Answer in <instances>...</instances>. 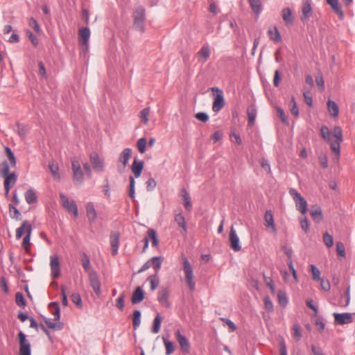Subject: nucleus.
Wrapping results in <instances>:
<instances>
[{
  "label": "nucleus",
  "instance_id": "de8ad7c7",
  "mask_svg": "<svg viewBox=\"0 0 355 355\" xmlns=\"http://www.w3.org/2000/svg\"><path fill=\"white\" fill-rule=\"evenodd\" d=\"M278 302L282 306H286L288 304V298L286 293L282 291H279L277 293Z\"/></svg>",
  "mask_w": 355,
  "mask_h": 355
},
{
  "label": "nucleus",
  "instance_id": "473e14b6",
  "mask_svg": "<svg viewBox=\"0 0 355 355\" xmlns=\"http://www.w3.org/2000/svg\"><path fill=\"white\" fill-rule=\"evenodd\" d=\"M210 49L208 46L204 45L198 52V56L202 59V62H206L210 55Z\"/></svg>",
  "mask_w": 355,
  "mask_h": 355
},
{
  "label": "nucleus",
  "instance_id": "c9c22d12",
  "mask_svg": "<svg viewBox=\"0 0 355 355\" xmlns=\"http://www.w3.org/2000/svg\"><path fill=\"white\" fill-rule=\"evenodd\" d=\"M164 260L163 257H154L150 259V262H152V266L155 270V274H157L159 270L161 268L162 263Z\"/></svg>",
  "mask_w": 355,
  "mask_h": 355
},
{
  "label": "nucleus",
  "instance_id": "b1692460",
  "mask_svg": "<svg viewBox=\"0 0 355 355\" xmlns=\"http://www.w3.org/2000/svg\"><path fill=\"white\" fill-rule=\"evenodd\" d=\"M312 8L311 5V0H306L302 6V16L301 17L302 21L306 20L311 13Z\"/></svg>",
  "mask_w": 355,
  "mask_h": 355
},
{
  "label": "nucleus",
  "instance_id": "c85d7f7f",
  "mask_svg": "<svg viewBox=\"0 0 355 355\" xmlns=\"http://www.w3.org/2000/svg\"><path fill=\"white\" fill-rule=\"evenodd\" d=\"M49 308L51 309L52 314L54 315V320H59L60 318L59 303L56 302H51L49 304Z\"/></svg>",
  "mask_w": 355,
  "mask_h": 355
},
{
  "label": "nucleus",
  "instance_id": "680f3d73",
  "mask_svg": "<svg viewBox=\"0 0 355 355\" xmlns=\"http://www.w3.org/2000/svg\"><path fill=\"white\" fill-rule=\"evenodd\" d=\"M135 178L132 176L130 177V187H129V196L131 199L135 198Z\"/></svg>",
  "mask_w": 355,
  "mask_h": 355
},
{
  "label": "nucleus",
  "instance_id": "f03ea898",
  "mask_svg": "<svg viewBox=\"0 0 355 355\" xmlns=\"http://www.w3.org/2000/svg\"><path fill=\"white\" fill-rule=\"evenodd\" d=\"M135 29L143 33L144 32L145 9L138 7L133 13Z\"/></svg>",
  "mask_w": 355,
  "mask_h": 355
},
{
  "label": "nucleus",
  "instance_id": "9b49d317",
  "mask_svg": "<svg viewBox=\"0 0 355 355\" xmlns=\"http://www.w3.org/2000/svg\"><path fill=\"white\" fill-rule=\"evenodd\" d=\"M89 277L92 289L98 296L100 295L101 293V284L96 272L89 271Z\"/></svg>",
  "mask_w": 355,
  "mask_h": 355
},
{
  "label": "nucleus",
  "instance_id": "58836bf2",
  "mask_svg": "<svg viewBox=\"0 0 355 355\" xmlns=\"http://www.w3.org/2000/svg\"><path fill=\"white\" fill-rule=\"evenodd\" d=\"M182 197L184 198V207L187 210H190L192 207L191 202V198L189 196V194L187 193L185 189H182Z\"/></svg>",
  "mask_w": 355,
  "mask_h": 355
},
{
  "label": "nucleus",
  "instance_id": "ddd939ff",
  "mask_svg": "<svg viewBox=\"0 0 355 355\" xmlns=\"http://www.w3.org/2000/svg\"><path fill=\"white\" fill-rule=\"evenodd\" d=\"M170 295V290L168 288H162L157 293V300L159 304L164 307H169L170 303L168 297Z\"/></svg>",
  "mask_w": 355,
  "mask_h": 355
},
{
  "label": "nucleus",
  "instance_id": "8fccbe9b",
  "mask_svg": "<svg viewBox=\"0 0 355 355\" xmlns=\"http://www.w3.org/2000/svg\"><path fill=\"white\" fill-rule=\"evenodd\" d=\"M175 220L184 232L187 230L185 219L182 214H176L175 216Z\"/></svg>",
  "mask_w": 355,
  "mask_h": 355
},
{
  "label": "nucleus",
  "instance_id": "f704fd0d",
  "mask_svg": "<svg viewBox=\"0 0 355 355\" xmlns=\"http://www.w3.org/2000/svg\"><path fill=\"white\" fill-rule=\"evenodd\" d=\"M5 154L9 160L10 166L15 167V166L17 164V160H16L15 156L14 155V153L12 151V150L8 146L5 147Z\"/></svg>",
  "mask_w": 355,
  "mask_h": 355
},
{
  "label": "nucleus",
  "instance_id": "13d9d810",
  "mask_svg": "<svg viewBox=\"0 0 355 355\" xmlns=\"http://www.w3.org/2000/svg\"><path fill=\"white\" fill-rule=\"evenodd\" d=\"M44 323L48 326L49 328L54 330H60L62 328V326L60 323H54L49 321L46 318H44Z\"/></svg>",
  "mask_w": 355,
  "mask_h": 355
},
{
  "label": "nucleus",
  "instance_id": "412c9836",
  "mask_svg": "<svg viewBox=\"0 0 355 355\" xmlns=\"http://www.w3.org/2000/svg\"><path fill=\"white\" fill-rule=\"evenodd\" d=\"M144 162L143 161H137L136 159L132 164V171L135 175V178H139L143 171Z\"/></svg>",
  "mask_w": 355,
  "mask_h": 355
},
{
  "label": "nucleus",
  "instance_id": "6e6d98bb",
  "mask_svg": "<svg viewBox=\"0 0 355 355\" xmlns=\"http://www.w3.org/2000/svg\"><path fill=\"white\" fill-rule=\"evenodd\" d=\"M9 211L12 218H15L17 220L20 219L21 213L15 207H14L11 204L9 205Z\"/></svg>",
  "mask_w": 355,
  "mask_h": 355
},
{
  "label": "nucleus",
  "instance_id": "7c9ffc66",
  "mask_svg": "<svg viewBox=\"0 0 355 355\" xmlns=\"http://www.w3.org/2000/svg\"><path fill=\"white\" fill-rule=\"evenodd\" d=\"M49 168L51 172L53 178L55 180H60V175L59 174V167L58 164H56L54 161H51L49 163Z\"/></svg>",
  "mask_w": 355,
  "mask_h": 355
},
{
  "label": "nucleus",
  "instance_id": "a211bd4d",
  "mask_svg": "<svg viewBox=\"0 0 355 355\" xmlns=\"http://www.w3.org/2000/svg\"><path fill=\"white\" fill-rule=\"evenodd\" d=\"M79 42L85 49L88 48V41L90 37V31L88 28H81L79 30Z\"/></svg>",
  "mask_w": 355,
  "mask_h": 355
},
{
  "label": "nucleus",
  "instance_id": "c756f323",
  "mask_svg": "<svg viewBox=\"0 0 355 355\" xmlns=\"http://www.w3.org/2000/svg\"><path fill=\"white\" fill-rule=\"evenodd\" d=\"M264 219L266 221V226L267 227H270L273 230H275V225L274 223L273 215L270 210H267L265 213Z\"/></svg>",
  "mask_w": 355,
  "mask_h": 355
},
{
  "label": "nucleus",
  "instance_id": "603ef678",
  "mask_svg": "<svg viewBox=\"0 0 355 355\" xmlns=\"http://www.w3.org/2000/svg\"><path fill=\"white\" fill-rule=\"evenodd\" d=\"M230 244H239V239L236 234V230L234 229L233 226H232L230 232Z\"/></svg>",
  "mask_w": 355,
  "mask_h": 355
},
{
  "label": "nucleus",
  "instance_id": "bb28decb",
  "mask_svg": "<svg viewBox=\"0 0 355 355\" xmlns=\"http://www.w3.org/2000/svg\"><path fill=\"white\" fill-rule=\"evenodd\" d=\"M268 34L269 35L270 39L274 41L275 42H279L282 41L280 33L277 30V27L274 26L269 28Z\"/></svg>",
  "mask_w": 355,
  "mask_h": 355
},
{
  "label": "nucleus",
  "instance_id": "e433bc0d",
  "mask_svg": "<svg viewBox=\"0 0 355 355\" xmlns=\"http://www.w3.org/2000/svg\"><path fill=\"white\" fill-rule=\"evenodd\" d=\"M25 198L26 201L28 204H33L37 201V196L35 195V191L30 189L27 190L25 193Z\"/></svg>",
  "mask_w": 355,
  "mask_h": 355
},
{
  "label": "nucleus",
  "instance_id": "e2e57ef3",
  "mask_svg": "<svg viewBox=\"0 0 355 355\" xmlns=\"http://www.w3.org/2000/svg\"><path fill=\"white\" fill-rule=\"evenodd\" d=\"M293 336L296 338L297 340H300V339L302 337L301 328H300V324H294L293 326Z\"/></svg>",
  "mask_w": 355,
  "mask_h": 355
},
{
  "label": "nucleus",
  "instance_id": "4c0bfd02",
  "mask_svg": "<svg viewBox=\"0 0 355 355\" xmlns=\"http://www.w3.org/2000/svg\"><path fill=\"white\" fill-rule=\"evenodd\" d=\"M162 339L166 347V354L170 355L173 354L175 351L174 343L172 341L168 340L165 337H163Z\"/></svg>",
  "mask_w": 355,
  "mask_h": 355
},
{
  "label": "nucleus",
  "instance_id": "774afa93",
  "mask_svg": "<svg viewBox=\"0 0 355 355\" xmlns=\"http://www.w3.org/2000/svg\"><path fill=\"white\" fill-rule=\"evenodd\" d=\"M320 164L323 168H327L328 167V158L326 155L320 154L318 157Z\"/></svg>",
  "mask_w": 355,
  "mask_h": 355
},
{
  "label": "nucleus",
  "instance_id": "a878e982",
  "mask_svg": "<svg viewBox=\"0 0 355 355\" xmlns=\"http://www.w3.org/2000/svg\"><path fill=\"white\" fill-rule=\"evenodd\" d=\"M327 110L329 114L336 118L338 116L339 108L338 105L332 100L329 99L327 101Z\"/></svg>",
  "mask_w": 355,
  "mask_h": 355
},
{
  "label": "nucleus",
  "instance_id": "4d7b16f0",
  "mask_svg": "<svg viewBox=\"0 0 355 355\" xmlns=\"http://www.w3.org/2000/svg\"><path fill=\"white\" fill-rule=\"evenodd\" d=\"M150 114V108L146 107L141 110L140 112V118L142 121V122L145 124H147L148 122V116Z\"/></svg>",
  "mask_w": 355,
  "mask_h": 355
},
{
  "label": "nucleus",
  "instance_id": "72a5a7b5",
  "mask_svg": "<svg viewBox=\"0 0 355 355\" xmlns=\"http://www.w3.org/2000/svg\"><path fill=\"white\" fill-rule=\"evenodd\" d=\"M252 11L259 15L262 10V5L260 0H249Z\"/></svg>",
  "mask_w": 355,
  "mask_h": 355
},
{
  "label": "nucleus",
  "instance_id": "3c124183",
  "mask_svg": "<svg viewBox=\"0 0 355 355\" xmlns=\"http://www.w3.org/2000/svg\"><path fill=\"white\" fill-rule=\"evenodd\" d=\"M290 108H291V112L293 115H294L295 117L298 116L299 115V110L297 106V103L295 99L294 96L291 97V102H290Z\"/></svg>",
  "mask_w": 355,
  "mask_h": 355
},
{
  "label": "nucleus",
  "instance_id": "20e7f679",
  "mask_svg": "<svg viewBox=\"0 0 355 355\" xmlns=\"http://www.w3.org/2000/svg\"><path fill=\"white\" fill-rule=\"evenodd\" d=\"M19 340V355H31V345L26 334L20 331L17 335Z\"/></svg>",
  "mask_w": 355,
  "mask_h": 355
},
{
  "label": "nucleus",
  "instance_id": "f3484780",
  "mask_svg": "<svg viewBox=\"0 0 355 355\" xmlns=\"http://www.w3.org/2000/svg\"><path fill=\"white\" fill-rule=\"evenodd\" d=\"M310 214L315 223H320L323 220L322 211L318 205L311 206Z\"/></svg>",
  "mask_w": 355,
  "mask_h": 355
},
{
  "label": "nucleus",
  "instance_id": "4468645a",
  "mask_svg": "<svg viewBox=\"0 0 355 355\" xmlns=\"http://www.w3.org/2000/svg\"><path fill=\"white\" fill-rule=\"evenodd\" d=\"M335 323L338 324H345L351 323L353 320L352 314L350 313H334Z\"/></svg>",
  "mask_w": 355,
  "mask_h": 355
},
{
  "label": "nucleus",
  "instance_id": "052dcab7",
  "mask_svg": "<svg viewBox=\"0 0 355 355\" xmlns=\"http://www.w3.org/2000/svg\"><path fill=\"white\" fill-rule=\"evenodd\" d=\"M300 222L302 229L306 232H308L309 229V221L305 215L300 218Z\"/></svg>",
  "mask_w": 355,
  "mask_h": 355
},
{
  "label": "nucleus",
  "instance_id": "a19ab883",
  "mask_svg": "<svg viewBox=\"0 0 355 355\" xmlns=\"http://www.w3.org/2000/svg\"><path fill=\"white\" fill-rule=\"evenodd\" d=\"M162 322V317L157 313L153 320V326L152 329V331L154 334H157L160 330V324Z\"/></svg>",
  "mask_w": 355,
  "mask_h": 355
},
{
  "label": "nucleus",
  "instance_id": "aec40b11",
  "mask_svg": "<svg viewBox=\"0 0 355 355\" xmlns=\"http://www.w3.org/2000/svg\"><path fill=\"white\" fill-rule=\"evenodd\" d=\"M144 244H148L149 241L152 242V244H158L157 235L155 230L153 229H149L147 231V234L143 239Z\"/></svg>",
  "mask_w": 355,
  "mask_h": 355
},
{
  "label": "nucleus",
  "instance_id": "338daca9",
  "mask_svg": "<svg viewBox=\"0 0 355 355\" xmlns=\"http://www.w3.org/2000/svg\"><path fill=\"white\" fill-rule=\"evenodd\" d=\"M263 302H264L265 309L268 312H272L273 311V304H272V302L270 300V297H265L264 300H263Z\"/></svg>",
  "mask_w": 355,
  "mask_h": 355
},
{
  "label": "nucleus",
  "instance_id": "49530a36",
  "mask_svg": "<svg viewBox=\"0 0 355 355\" xmlns=\"http://www.w3.org/2000/svg\"><path fill=\"white\" fill-rule=\"evenodd\" d=\"M17 133L19 135V137L22 139L25 138L28 132V127L25 125H21L19 123L17 124Z\"/></svg>",
  "mask_w": 355,
  "mask_h": 355
},
{
  "label": "nucleus",
  "instance_id": "a18cd8bd",
  "mask_svg": "<svg viewBox=\"0 0 355 355\" xmlns=\"http://www.w3.org/2000/svg\"><path fill=\"white\" fill-rule=\"evenodd\" d=\"M146 139L145 137H141L139 139H138L137 142V147L140 153L143 154L146 152Z\"/></svg>",
  "mask_w": 355,
  "mask_h": 355
},
{
  "label": "nucleus",
  "instance_id": "dca6fc26",
  "mask_svg": "<svg viewBox=\"0 0 355 355\" xmlns=\"http://www.w3.org/2000/svg\"><path fill=\"white\" fill-rule=\"evenodd\" d=\"M51 275L53 278H57L60 276V261L59 259L57 256L53 255L51 257Z\"/></svg>",
  "mask_w": 355,
  "mask_h": 355
},
{
  "label": "nucleus",
  "instance_id": "5fc2aeb1",
  "mask_svg": "<svg viewBox=\"0 0 355 355\" xmlns=\"http://www.w3.org/2000/svg\"><path fill=\"white\" fill-rule=\"evenodd\" d=\"M333 134L335 138L336 139V141H338L340 142L343 141V130L340 126L334 127L333 130Z\"/></svg>",
  "mask_w": 355,
  "mask_h": 355
},
{
  "label": "nucleus",
  "instance_id": "5701e85b",
  "mask_svg": "<svg viewBox=\"0 0 355 355\" xmlns=\"http://www.w3.org/2000/svg\"><path fill=\"white\" fill-rule=\"evenodd\" d=\"M327 3L330 5L332 10L336 14L338 15L340 19H343L344 17L343 12L341 9L339 1L336 0H327Z\"/></svg>",
  "mask_w": 355,
  "mask_h": 355
},
{
  "label": "nucleus",
  "instance_id": "39448f33",
  "mask_svg": "<svg viewBox=\"0 0 355 355\" xmlns=\"http://www.w3.org/2000/svg\"><path fill=\"white\" fill-rule=\"evenodd\" d=\"M211 90L213 92L214 95V101L212 105V110L214 112H218L225 105L223 92L218 87H211Z\"/></svg>",
  "mask_w": 355,
  "mask_h": 355
},
{
  "label": "nucleus",
  "instance_id": "0e129e2a",
  "mask_svg": "<svg viewBox=\"0 0 355 355\" xmlns=\"http://www.w3.org/2000/svg\"><path fill=\"white\" fill-rule=\"evenodd\" d=\"M310 268H311V274L313 276V279L314 280L319 281V279H320V271L318 269V268L316 266H315L313 264H311L310 266Z\"/></svg>",
  "mask_w": 355,
  "mask_h": 355
},
{
  "label": "nucleus",
  "instance_id": "393cba45",
  "mask_svg": "<svg viewBox=\"0 0 355 355\" xmlns=\"http://www.w3.org/2000/svg\"><path fill=\"white\" fill-rule=\"evenodd\" d=\"M340 143L341 142H340L338 141H334V142H332L331 144V150L334 153V156L333 157V160L336 163H338V162L340 160Z\"/></svg>",
  "mask_w": 355,
  "mask_h": 355
},
{
  "label": "nucleus",
  "instance_id": "09e8293b",
  "mask_svg": "<svg viewBox=\"0 0 355 355\" xmlns=\"http://www.w3.org/2000/svg\"><path fill=\"white\" fill-rule=\"evenodd\" d=\"M141 311L139 310H136L133 313V317H132V323L133 327L135 329H137L141 323Z\"/></svg>",
  "mask_w": 355,
  "mask_h": 355
},
{
  "label": "nucleus",
  "instance_id": "6ab92c4d",
  "mask_svg": "<svg viewBox=\"0 0 355 355\" xmlns=\"http://www.w3.org/2000/svg\"><path fill=\"white\" fill-rule=\"evenodd\" d=\"M144 299V293L142 288L139 286L137 287V288L134 291L132 297L131 302L133 304H136L140 303Z\"/></svg>",
  "mask_w": 355,
  "mask_h": 355
},
{
  "label": "nucleus",
  "instance_id": "f257e3e1",
  "mask_svg": "<svg viewBox=\"0 0 355 355\" xmlns=\"http://www.w3.org/2000/svg\"><path fill=\"white\" fill-rule=\"evenodd\" d=\"M289 193L295 202L297 210H298L302 215H305L308 209V205L306 199L295 189H290Z\"/></svg>",
  "mask_w": 355,
  "mask_h": 355
},
{
  "label": "nucleus",
  "instance_id": "9d476101",
  "mask_svg": "<svg viewBox=\"0 0 355 355\" xmlns=\"http://www.w3.org/2000/svg\"><path fill=\"white\" fill-rule=\"evenodd\" d=\"M132 149L130 148H125L119 155V162L122 164V166H118V171L120 173H123L125 169L126 165L131 157Z\"/></svg>",
  "mask_w": 355,
  "mask_h": 355
},
{
  "label": "nucleus",
  "instance_id": "0eeeda50",
  "mask_svg": "<svg viewBox=\"0 0 355 355\" xmlns=\"http://www.w3.org/2000/svg\"><path fill=\"white\" fill-rule=\"evenodd\" d=\"M71 169L73 171V180L74 182L78 183L79 184L83 182V173L81 169V166L79 161L73 157L71 159Z\"/></svg>",
  "mask_w": 355,
  "mask_h": 355
},
{
  "label": "nucleus",
  "instance_id": "2f4dec72",
  "mask_svg": "<svg viewBox=\"0 0 355 355\" xmlns=\"http://www.w3.org/2000/svg\"><path fill=\"white\" fill-rule=\"evenodd\" d=\"M248 116V125L252 126L254 125L256 116H257V110L254 105H250L248 107L247 110Z\"/></svg>",
  "mask_w": 355,
  "mask_h": 355
},
{
  "label": "nucleus",
  "instance_id": "4be33fe9",
  "mask_svg": "<svg viewBox=\"0 0 355 355\" xmlns=\"http://www.w3.org/2000/svg\"><path fill=\"white\" fill-rule=\"evenodd\" d=\"M87 216L90 223L95 222L97 214L92 202H88L86 206Z\"/></svg>",
  "mask_w": 355,
  "mask_h": 355
},
{
  "label": "nucleus",
  "instance_id": "7ed1b4c3",
  "mask_svg": "<svg viewBox=\"0 0 355 355\" xmlns=\"http://www.w3.org/2000/svg\"><path fill=\"white\" fill-rule=\"evenodd\" d=\"M182 259L183 261L184 271L187 284L189 289L193 291L195 289V282L193 280V268L186 257L182 255Z\"/></svg>",
  "mask_w": 355,
  "mask_h": 355
},
{
  "label": "nucleus",
  "instance_id": "69168bd1",
  "mask_svg": "<svg viewBox=\"0 0 355 355\" xmlns=\"http://www.w3.org/2000/svg\"><path fill=\"white\" fill-rule=\"evenodd\" d=\"M315 81L317 85L318 86L320 91H324V81L323 77L321 73H318L315 77Z\"/></svg>",
  "mask_w": 355,
  "mask_h": 355
},
{
  "label": "nucleus",
  "instance_id": "1a4fd4ad",
  "mask_svg": "<svg viewBox=\"0 0 355 355\" xmlns=\"http://www.w3.org/2000/svg\"><path fill=\"white\" fill-rule=\"evenodd\" d=\"M89 159L93 168L96 172H102L104 171L105 164L103 160L99 157L96 152H92L89 155Z\"/></svg>",
  "mask_w": 355,
  "mask_h": 355
},
{
  "label": "nucleus",
  "instance_id": "cd10ccee",
  "mask_svg": "<svg viewBox=\"0 0 355 355\" xmlns=\"http://www.w3.org/2000/svg\"><path fill=\"white\" fill-rule=\"evenodd\" d=\"M282 16L286 25H291L293 24V17L290 8H284L282 11Z\"/></svg>",
  "mask_w": 355,
  "mask_h": 355
},
{
  "label": "nucleus",
  "instance_id": "2eb2a0df",
  "mask_svg": "<svg viewBox=\"0 0 355 355\" xmlns=\"http://www.w3.org/2000/svg\"><path fill=\"white\" fill-rule=\"evenodd\" d=\"M175 336L177 340L180 344L181 349L184 352L188 353L190 349V345L187 338L180 333V330H178L175 332Z\"/></svg>",
  "mask_w": 355,
  "mask_h": 355
},
{
  "label": "nucleus",
  "instance_id": "ea45409f",
  "mask_svg": "<svg viewBox=\"0 0 355 355\" xmlns=\"http://www.w3.org/2000/svg\"><path fill=\"white\" fill-rule=\"evenodd\" d=\"M10 167H11L10 163H8L6 160H4L1 162L0 164V174L2 177L11 173L10 172Z\"/></svg>",
  "mask_w": 355,
  "mask_h": 355
},
{
  "label": "nucleus",
  "instance_id": "c03bdc74",
  "mask_svg": "<svg viewBox=\"0 0 355 355\" xmlns=\"http://www.w3.org/2000/svg\"><path fill=\"white\" fill-rule=\"evenodd\" d=\"M148 280L150 283V288H151V290L152 291H155L158 287L159 284V279L157 277V274H155L153 275H150L148 278Z\"/></svg>",
  "mask_w": 355,
  "mask_h": 355
},
{
  "label": "nucleus",
  "instance_id": "423d86ee",
  "mask_svg": "<svg viewBox=\"0 0 355 355\" xmlns=\"http://www.w3.org/2000/svg\"><path fill=\"white\" fill-rule=\"evenodd\" d=\"M31 225L27 221H24L22 225L16 230V238L20 239L24 234L26 236L23 239L21 244H31L30 235L31 232Z\"/></svg>",
  "mask_w": 355,
  "mask_h": 355
},
{
  "label": "nucleus",
  "instance_id": "864d4df0",
  "mask_svg": "<svg viewBox=\"0 0 355 355\" xmlns=\"http://www.w3.org/2000/svg\"><path fill=\"white\" fill-rule=\"evenodd\" d=\"M15 302L16 304L21 307H25L26 305V302L24 300L22 293L19 292H17L15 294Z\"/></svg>",
  "mask_w": 355,
  "mask_h": 355
},
{
  "label": "nucleus",
  "instance_id": "f8f14e48",
  "mask_svg": "<svg viewBox=\"0 0 355 355\" xmlns=\"http://www.w3.org/2000/svg\"><path fill=\"white\" fill-rule=\"evenodd\" d=\"M4 178V189L5 194L8 196L10 189L16 184L17 180V175L12 172L3 177Z\"/></svg>",
  "mask_w": 355,
  "mask_h": 355
},
{
  "label": "nucleus",
  "instance_id": "79ce46f5",
  "mask_svg": "<svg viewBox=\"0 0 355 355\" xmlns=\"http://www.w3.org/2000/svg\"><path fill=\"white\" fill-rule=\"evenodd\" d=\"M81 261H82L83 268L89 274V271H93L91 269L89 258L85 253H83L82 254Z\"/></svg>",
  "mask_w": 355,
  "mask_h": 355
},
{
  "label": "nucleus",
  "instance_id": "6e6552de",
  "mask_svg": "<svg viewBox=\"0 0 355 355\" xmlns=\"http://www.w3.org/2000/svg\"><path fill=\"white\" fill-rule=\"evenodd\" d=\"M62 205L68 211L73 213L74 217H78V207L74 200H69L68 197L63 193H60Z\"/></svg>",
  "mask_w": 355,
  "mask_h": 355
},
{
  "label": "nucleus",
  "instance_id": "bf43d9fd",
  "mask_svg": "<svg viewBox=\"0 0 355 355\" xmlns=\"http://www.w3.org/2000/svg\"><path fill=\"white\" fill-rule=\"evenodd\" d=\"M125 295V293H122L116 300V306L121 311L123 310L124 308V300Z\"/></svg>",
  "mask_w": 355,
  "mask_h": 355
},
{
  "label": "nucleus",
  "instance_id": "37998d69",
  "mask_svg": "<svg viewBox=\"0 0 355 355\" xmlns=\"http://www.w3.org/2000/svg\"><path fill=\"white\" fill-rule=\"evenodd\" d=\"M320 134L322 139L327 141L329 142L331 140V132L328 128V127L323 125L320 128Z\"/></svg>",
  "mask_w": 355,
  "mask_h": 355
}]
</instances>
